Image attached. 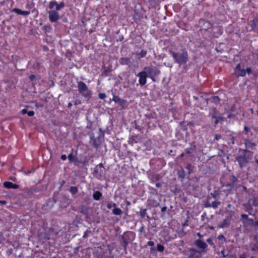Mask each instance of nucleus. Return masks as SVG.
<instances>
[{
    "label": "nucleus",
    "instance_id": "f257e3e1",
    "mask_svg": "<svg viewBox=\"0 0 258 258\" xmlns=\"http://www.w3.org/2000/svg\"><path fill=\"white\" fill-rule=\"evenodd\" d=\"M171 55L175 62L179 65L185 64L188 60V53L185 49H182L181 52H172Z\"/></svg>",
    "mask_w": 258,
    "mask_h": 258
},
{
    "label": "nucleus",
    "instance_id": "f03ea898",
    "mask_svg": "<svg viewBox=\"0 0 258 258\" xmlns=\"http://www.w3.org/2000/svg\"><path fill=\"white\" fill-rule=\"evenodd\" d=\"M78 92L82 96L88 99L92 97V91L88 89L87 85L83 81L77 82Z\"/></svg>",
    "mask_w": 258,
    "mask_h": 258
},
{
    "label": "nucleus",
    "instance_id": "7ed1b4c3",
    "mask_svg": "<svg viewBox=\"0 0 258 258\" xmlns=\"http://www.w3.org/2000/svg\"><path fill=\"white\" fill-rule=\"evenodd\" d=\"M134 239V233L131 231L124 232L121 236L120 243L124 251L126 252L127 247Z\"/></svg>",
    "mask_w": 258,
    "mask_h": 258
},
{
    "label": "nucleus",
    "instance_id": "20e7f679",
    "mask_svg": "<svg viewBox=\"0 0 258 258\" xmlns=\"http://www.w3.org/2000/svg\"><path fill=\"white\" fill-rule=\"evenodd\" d=\"M197 27L199 28L200 31H207L213 28V24L211 21L205 19L200 18L197 24Z\"/></svg>",
    "mask_w": 258,
    "mask_h": 258
},
{
    "label": "nucleus",
    "instance_id": "39448f33",
    "mask_svg": "<svg viewBox=\"0 0 258 258\" xmlns=\"http://www.w3.org/2000/svg\"><path fill=\"white\" fill-rule=\"evenodd\" d=\"M144 70L147 72L148 77L151 79L154 82H156L155 77L160 74V70L156 67L151 68L149 67H145Z\"/></svg>",
    "mask_w": 258,
    "mask_h": 258
},
{
    "label": "nucleus",
    "instance_id": "423d86ee",
    "mask_svg": "<svg viewBox=\"0 0 258 258\" xmlns=\"http://www.w3.org/2000/svg\"><path fill=\"white\" fill-rule=\"evenodd\" d=\"M242 67H243V66H242L240 63L236 65L234 69V74L236 77H244L245 76V69Z\"/></svg>",
    "mask_w": 258,
    "mask_h": 258
},
{
    "label": "nucleus",
    "instance_id": "0eeeda50",
    "mask_svg": "<svg viewBox=\"0 0 258 258\" xmlns=\"http://www.w3.org/2000/svg\"><path fill=\"white\" fill-rule=\"evenodd\" d=\"M48 17L49 21L51 23L57 22L59 19V14L55 10L50 11L48 12Z\"/></svg>",
    "mask_w": 258,
    "mask_h": 258
},
{
    "label": "nucleus",
    "instance_id": "6e6552de",
    "mask_svg": "<svg viewBox=\"0 0 258 258\" xmlns=\"http://www.w3.org/2000/svg\"><path fill=\"white\" fill-rule=\"evenodd\" d=\"M137 76L139 77V84L141 86L145 85L147 83V73L145 71H141L138 73Z\"/></svg>",
    "mask_w": 258,
    "mask_h": 258
},
{
    "label": "nucleus",
    "instance_id": "1a4fd4ad",
    "mask_svg": "<svg viewBox=\"0 0 258 258\" xmlns=\"http://www.w3.org/2000/svg\"><path fill=\"white\" fill-rule=\"evenodd\" d=\"M112 100L115 103H117L118 105L121 108H124L126 104V100L121 99L118 96L113 94Z\"/></svg>",
    "mask_w": 258,
    "mask_h": 258
},
{
    "label": "nucleus",
    "instance_id": "9d476101",
    "mask_svg": "<svg viewBox=\"0 0 258 258\" xmlns=\"http://www.w3.org/2000/svg\"><path fill=\"white\" fill-rule=\"evenodd\" d=\"M236 160L238 162L240 168H242L245 166L248 163V161L245 155H238L237 157H236Z\"/></svg>",
    "mask_w": 258,
    "mask_h": 258
},
{
    "label": "nucleus",
    "instance_id": "9b49d317",
    "mask_svg": "<svg viewBox=\"0 0 258 258\" xmlns=\"http://www.w3.org/2000/svg\"><path fill=\"white\" fill-rule=\"evenodd\" d=\"M201 256V251L195 249V248H190L189 249V258H199Z\"/></svg>",
    "mask_w": 258,
    "mask_h": 258
},
{
    "label": "nucleus",
    "instance_id": "f8f14e48",
    "mask_svg": "<svg viewBox=\"0 0 258 258\" xmlns=\"http://www.w3.org/2000/svg\"><path fill=\"white\" fill-rule=\"evenodd\" d=\"M4 186L8 189H17L19 188V185L17 184H14L10 181H5L3 183Z\"/></svg>",
    "mask_w": 258,
    "mask_h": 258
},
{
    "label": "nucleus",
    "instance_id": "ddd939ff",
    "mask_svg": "<svg viewBox=\"0 0 258 258\" xmlns=\"http://www.w3.org/2000/svg\"><path fill=\"white\" fill-rule=\"evenodd\" d=\"M220 98L218 96H213L207 99V103L209 104L211 103H213L215 105H217L218 104L220 103Z\"/></svg>",
    "mask_w": 258,
    "mask_h": 258
},
{
    "label": "nucleus",
    "instance_id": "4468645a",
    "mask_svg": "<svg viewBox=\"0 0 258 258\" xmlns=\"http://www.w3.org/2000/svg\"><path fill=\"white\" fill-rule=\"evenodd\" d=\"M195 244L197 247L203 249H206L208 247L207 243L201 239H197L195 242Z\"/></svg>",
    "mask_w": 258,
    "mask_h": 258
},
{
    "label": "nucleus",
    "instance_id": "2eb2a0df",
    "mask_svg": "<svg viewBox=\"0 0 258 258\" xmlns=\"http://www.w3.org/2000/svg\"><path fill=\"white\" fill-rule=\"evenodd\" d=\"M12 12H15L17 14L22 15L23 16H28L30 14V11H22V10L18 8H14L12 10Z\"/></svg>",
    "mask_w": 258,
    "mask_h": 258
},
{
    "label": "nucleus",
    "instance_id": "dca6fc26",
    "mask_svg": "<svg viewBox=\"0 0 258 258\" xmlns=\"http://www.w3.org/2000/svg\"><path fill=\"white\" fill-rule=\"evenodd\" d=\"M74 162L76 166H79L80 164L85 165L87 163V161L86 159L82 160L76 157L74 159Z\"/></svg>",
    "mask_w": 258,
    "mask_h": 258
},
{
    "label": "nucleus",
    "instance_id": "f3484780",
    "mask_svg": "<svg viewBox=\"0 0 258 258\" xmlns=\"http://www.w3.org/2000/svg\"><path fill=\"white\" fill-rule=\"evenodd\" d=\"M119 62L122 65H128L131 62L130 59L128 57H121Z\"/></svg>",
    "mask_w": 258,
    "mask_h": 258
},
{
    "label": "nucleus",
    "instance_id": "a211bd4d",
    "mask_svg": "<svg viewBox=\"0 0 258 258\" xmlns=\"http://www.w3.org/2000/svg\"><path fill=\"white\" fill-rule=\"evenodd\" d=\"M102 196V194L100 191H96L93 194V198L96 201L99 200Z\"/></svg>",
    "mask_w": 258,
    "mask_h": 258
},
{
    "label": "nucleus",
    "instance_id": "6ab92c4d",
    "mask_svg": "<svg viewBox=\"0 0 258 258\" xmlns=\"http://www.w3.org/2000/svg\"><path fill=\"white\" fill-rule=\"evenodd\" d=\"M229 221L228 219H224L220 224V228H226L229 226Z\"/></svg>",
    "mask_w": 258,
    "mask_h": 258
},
{
    "label": "nucleus",
    "instance_id": "aec40b11",
    "mask_svg": "<svg viewBox=\"0 0 258 258\" xmlns=\"http://www.w3.org/2000/svg\"><path fill=\"white\" fill-rule=\"evenodd\" d=\"M112 213L115 215H120L122 213L121 209L115 207L112 210Z\"/></svg>",
    "mask_w": 258,
    "mask_h": 258
},
{
    "label": "nucleus",
    "instance_id": "412c9836",
    "mask_svg": "<svg viewBox=\"0 0 258 258\" xmlns=\"http://www.w3.org/2000/svg\"><path fill=\"white\" fill-rule=\"evenodd\" d=\"M52 27L50 25H45L42 27L43 31L45 33H49L51 31Z\"/></svg>",
    "mask_w": 258,
    "mask_h": 258
},
{
    "label": "nucleus",
    "instance_id": "4be33fe9",
    "mask_svg": "<svg viewBox=\"0 0 258 258\" xmlns=\"http://www.w3.org/2000/svg\"><path fill=\"white\" fill-rule=\"evenodd\" d=\"M140 213V216L142 218H145V217H147L148 218H149V217L147 215L146 209H141Z\"/></svg>",
    "mask_w": 258,
    "mask_h": 258
},
{
    "label": "nucleus",
    "instance_id": "5701e85b",
    "mask_svg": "<svg viewBox=\"0 0 258 258\" xmlns=\"http://www.w3.org/2000/svg\"><path fill=\"white\" fill-rule=\"evenodd\" d=\"M249 222L251 225L254 227V229L255 230H258V221H254L253 219H249Z\"/></svg>",
    "mask_w": 258,
    "mask_h": 258
},
{
    "label": "nucleus",
    "instance_id": "b1692460",
    "mask_svg": "<svg viewBox=\"0 0 258 258\" xmlns=\"http://www.w3.org/2000/svg\"><path fill=\"white\" fill-rule=\"evenodd\" d=\"M193 166H192L191 164L188 163L187 164L186 166V169L187 170V172L189 174L191 173L193 171Z\"/></svg>",
    "mask_w": 258,
    "mask_h": 258
},
{
    "label": "nucleus",
    "instance_id": "393cba45",
    "mask_svg": "<svg viewBox=\"0 0 258 258\" xmlns=\"http://www.w3.org/2000/svg\"><path fill=\"white\" fill-rule=\"evenodd\" d=\"M69 191L72 195H75L78 192V189L76 186H71Z\"/></svg>",
    "mask_w": 258,
    "mask_h": 258
},
{
    "label": "nucleus",
    "instance_id": "a878e982",
    "mask_svg": "<svg viewBox=\"0 0 258 258\" xmlns=\"http://www.w3.org/2000/svg\"><path fill=\"white\" fill-rule=\"evenodd\" d=\"M212 118H215V123L216 124H218V123L219 122H220V121H222L223 120V118L221 116H216V115H213L212 116Z\"/></svg>",
    "mask_w": 258,
    "mask_h": 258
},
{
    "label": "nucleus",
    "instance_id": "bb28decb",
    "mask_svg": "<svg viewBox=\"0 0 258 258\" xmlns=\"http://www.w3.org/2000/svg\"><path fill=\"white\" fill-rule=\"evenodd\" d=\"M178 176L179 178H180L182 179L185 178V174L183 169H181L178 172Z\"/></svg>",
    "mask_w": 258,
    "mask_h": 258
},
{
    "label": "nucleus",
    "instance_id": "cd10ccee",
    "mask_svg": "<svg viewBox=\"0 0 258 258\" xmlns=\"http://www.w3.org/2000/svg\"><path fill=\"white\" fill-rule=\"evenodd\" d=\"M64 4L63 2H61L60 4H58L57 3V5L56 6V11H59L62 8H64Z\"/></svg>",
    "mask_w": 258,
    "mask_h": 258
},
{
    "label": "nucleus",
    "instance_id": "c85d7f7f",
    "mask_svg": "<svg viewBox=\"0 0 258 258\" xmlns=\"http://www.w3.org/2000/svg\"><path fill=\"white\" fill-rule=\"evenodd\" d=\"M164 246L161 244H157V249L158 251L159 252H163L164 250Z\"/></svg>",
    "mask_w": 258,
    "mask_h": 258
},
{
    "label": "nucleus",
    "instance_id": "c756f323",
    "mask_svg": "<svg viewBox=\"0 0 258 258\" xmlns=\"http://www.w3.org/2000/svg\"><path fill=\"white\" fill-rule=\"evenodd\" d=\"M57 5V2L56 1H51L49 4V8L50 9H52L54 6H56Z\"/></svg>",
    "mask_w": 258,
    "mask_h": 258
},
{
    "label": "nucleus",
    "instance_id": "7c9ffc66",
    "mask_svg": "<svg viewBox=\"0 0 258 258\" xmlns=\"http://www.w3.org/2000/svg\"><path fill=\"white\" fill-rule=\"evenodd\" d=\"M116 207V205L115 203H113V202H110V203H108L107 204V208L108 209H111L112 207Z\"/></svg>",
    "mask_w": 258,
    "mask_h": 258
},
{
    "label": "nucleus",
    "instance_id": "2f4dec72",
    "mask_svg": "<svg viewBox=\"0 0 258 258\" xmlns=\"http://www.w3.org/2000/svg\"><path fill=\"white\" fill-rule=\"evenodd\" d=\"M217 238L219 241H221L222 243H223V242H225L226 241L224 236L222 234L219 235L217 237Z\"/></svg>",
    "mask_w": 258,
    "mask_h": 258
},
{
    "label": "nucleus",
    "instance_id": "473e14b6",
    "mask_svg": "<svg viewBox=\"0 0 258 258\" xmlns=\"http://www.w3.org/2000/svg\"><path fill=\"white\" fill-rule=\"evenodd\" d=\"M245 145L247 148H252L254 146V144L248 141H247L245 143Z\"/></svg>",
    "mask_w": 258,
    "mask_h": 258
},
{
    "label": "nucleus",
    "instance_id": "72a5a7b5",
    "mask_svg": "<svg viewBox=\"0 0 258 258\" xmlns=\"http://www.w3.org/2000/svg\"><path fill=\"white\" fill-rule=\"evenodd\" d=\"M257 22V20L256 19H253L252 21L251 24V28L252 30H254L256 27V23Z\"/></svg>",
    "mask_w": 258,
    "mask_h": 258
},
{
    "label": "nucleus",
    "instance_id": "f704fd0d",
    "mask_svg": "<svg viewBox=\"0 0 258 258\" xmlns=\"http://www.w3.org/2000/svg\"><path fill=\"white\" fill-rule=\"evenodd\" d=\"M68 159L70 162H72L73 161L74 162V159H75V157H74L73 154L72 153H70L68 156Z\"/></svg>",
    "mask_w": 258,
    "mask_h": 258
},
{
    "label": "nucleus",
    "instance_id": "c9c22d12",
    "mask_svg": "<svg viewBox=\"0 0 258 258\" xmlns=\"http://www.w3.org/2000/svg\"><path fill=\"white\" fill-rule=\"evenodd\" d=\"M147 53V52L146 50L142 49L140 52L139 55H140L141 57H144L146 56Z\"/></svg>",
    "mask_w": 258,
    "mask_h": 258
},
{
    "label": "nucleus",
    "instance_id": "e433bc0d",
    "mask_svg": "<svg viewBox=\"0 0 258 258\" xmlns=\"http://www.w3.org/2000/svg\"><path fill=\"white\" fill-rule=\"evenodd\" d=\"M232 183L228 184V185H229L230 187H232L233 186L234 183L236 182V181L237 180V178L234 175H232Z\"/></svg>",
    "mask_w": 258,
    "mask_h": 258
},
{
    "label": "nucleus",
    "instance_id": "4c0bfd02",
    "mask_svg": "<svg viewBox=\"0 0 258 258\" xmlns=\"http://www.w3.org/2000/svg\"><path fill=\"white\" fill-rule=\"evenodd\" d=\"M252 205L255 207H258V198H254L252 200Z\"/></svg>",
    "mask_w": 258,
    "mask_h": 258
},
{
    "label": "nucleus",
    "instance_id": "58836bf2",
    "mask_svg": "<svg viewBox=\"0 0 258 258\" xmlns=\"http://www.w3.org/2000/svg\"><path fill=\"white\" fill-rule=\"evenodd\" d=\"M220 204V202H217L216 201H215L214 202H212V207L214 208V209H216L218 207V205Z\"/></svg>",
    "mask_w": 258,
    "mask_h": 258
},
{
    "label": "nucleus",
    "instance_id": "ea45409f",
    "mask_svg": "<svg viewBox=\"0 0 258 258\" xmlns=\"http://www.w3.org/2000/svg\"><path fill=\"white\" fill-rule=\"evenodd\" d=\"M91 233V231L88 230H87L86 231H85L84 233V234L83 235V237L84 238H87L89 235V234Z\"/></svg>",
    "mask_w": 258,
    "mask_h": 258
},
{
    "label": "nucleus",
    "instance_id": "a19ab883",
    "mask_svg": "<svg viewBox=\"0 0 258 258\" xmlns=\"http://www.w3.org/2000/svg\"><path fill=\"white\" fill-rule=\"evenodd\" d=\"M98 97L101 99H104L106 97V95L105 93H100L98 94Z\"/></svg>",
    "mask_w": 258,
    "mask_h": 258
},
{
    "label": "nucleus",
    "instance_id": "79ce46f5",
    "mask_svg": "<svg viewBox=\"0 0 258 258\" xmlns=\"http://www.w3.org/2000/svg\"><path fill=\"white\" fill-rule=\"evenodd\" d=\"M220 254L223 257H227L228 255V252H227L224 250H221L220 252Z\"/></svg>",
    "mask_w": 258,
    "mask_h": 258
},
{
    "label": "nucleus",
    "instance_id": "37998d69",
    "mask_svg": "<svg viewBox=\"0 0 258 258\" xmlns=\"http://www.w3.org/2000/svg\"><path fill=\"white\" fill-rule=\"evenodd\" d=\"M241 217L243 221H244V220H248L249 221V219H248V215L246 214H242L241 215Z\"/></svg>",
    "mask_w": 258,
    "mask_h": 258
},
{
    "label": "nucleus",
    "instance_id": "c03bdc74",
    "mask_svg": "<svg viewBox=\"0 0 258 258\" xmlns=\"http://www.w3.org/2000/svg\"><path fill=\"white\" fill-rule=\"evenodd\" d=\"M245 207L246 208V211H249L252 210V207L250 205H245Z\"/></svg>",
    "mask_w": 258,
    "mask_h": 258
},
{
    "label": "nucleus",
    "instance_id": "a18cd8bd",
    "mask_svg": "<svg viewBox=\"0 0 258 258\" xmlns=\"http://www.w3.org/2000/svg\"><path fill=\"white\" fill-rule=\"evenodd\" d=\"M206 241H207V242L209 244H210V245H211L214 244V243H213V240H212V239L211 238H210V237L208 238L207 239Z\"/></svg>",
    "mask_w": 258,
    "mask_h": 258
},
{
    "label": "nucleus",
    "instance_id": "49530a36",
    "mask_svg": "<svg viewBox=\"0 0 258 258\" xmlns=\"http://www.w3.org/2000/svg\"><path fill=\"white\" fill-rule=\"evenodd\" d=\"M245 74L247 73L248 74H250L252 72V70L250 68H246V69L245 70Z\"/></svg>",
    "mask_w": 258,
    "mask_h": 258
},
{
    "label": "nucleus",
    "instance_id": "de8ad7c7",
    "mask_svg": "<svg viewBox=\"0 0 258 258\" xmlns=\"http://www.w3.org/2000/svg\"><path fill=\"white\" fill-rule=\"evenodd\" d=\"M95 172L96 173V176H102V174L101 172H99V169H96L95 171Z\"/></svg>",
    "mask_w": 258,
    "mask_h": 258
},
{
    "label": "nucleus",
    "instance_id": "09e8293b",
    "mask_svg": "<svg viewBox=\"0 0 258 258\" xmlns=\"http://www.w3.org/2000/svg\"><path fill=\"white\" fill-rule=\"evenodd\" d=\"M29 79L31 80V81H34L36 79V76L35 75H30L29 76Z\"/></svg>",
    "mask_w": 258,
    "mask_h": 258
},
{
    "label": "nucleus",
    "instance_id": "8fccbe9b",
    "mask_svg": "<svg viewBox=\"0 0 258 258\" xmlns=\"http://www.w3.org/2000/svg\"><path fill=\"white\" fill-rule=\"evenodd\" d=\"M27 114L29 116H32L34 115V112L32 110L29 111L27 112Z\"/></svg>",
    "mask_w": 258,
    "mask_h": 258
},
{
    "label": "nucleus",
    "instance_id": "3c124183",
    "mask_svg": "<svg viewBox=\"0 0 258 258\" xmlns=\"http://www.w3.org/2000/svg\"><path fill=\"white\" fill-rule=\"evenodd\" d=\"M147 245L153 247L154 245V242L153 241H149L147 242Z\"/></svg>",
    "mask_w": 258,
    "mask_h": 258
},
{
    "label": "nucleus",
    "instance_id": "603ef678",
    "mask_svg": "<svg viewBox=\"0 0 258 258\" xmlns=\"http://www.w3.org/2000/svg\"><path fill=\"white\" fill-rule=\"evenodd\" d=\"M60 158L62 160L64 161L67 159V157L65 154H63L61 156Z\"/></svg>",
    "mask_w": 258,
    "mask_h": 258
},
{
    "label": "nucleus",
    "instance_id": "864d4df0",
    "mask_svg": "<svg viewBox=\"0 0 258 258\" xmlns=\"http://www.w3.org/2000/svg\"><path fill=\"white\" fill-rule=\"evenodd\" d=\"M185 153H186V154L190 155H191V154H192L191 151H190V149H187L186 150Z\"/></svg>",
    "mask_w": 258,
    "mask_h": 258
},
{
    "label": "nucleus",
    "instance_id": "5fc2aeb1",
    "mask_svg": "<svg viewBox=\"0 0 258 258\" xmlns=\"http://www.w3.org/2000/svg\"><path fill=\"white\" fill-rule=\"evenodd\" d=\"M81 103V101L79 100H76L74 102V105L77 106V105Z\"/></svg>",
    "mask_w": 258,
    "mask_h": 258
},
{
    "label": "nucleus",
    "instance_id": "6e6d98bb",
    "mask_svg": "<svg viewBox=\"0 0 258 258\" xmlns=\"http://www.w3.org/2000/svg\"><path fill=\"white\" fill-rule=\"evenodd\" d=\"M167 210V207L166 206H164L161 208V212H164Z\"/></svg>",
    "mask_w": 258,
    "mask_h": 258
},
{
    "label": "nucleus",
    "instance_id": "4d7b16f0",
    "mask_svg": "<svg viewBox=\"0 0 258 258\" xmlns=\"http://www.w3.org/2000/svg\"><path fill=\"white\" fill-rule=\"evenodd\" d=\"M27 110L26 109H23L22 110V113L23 114H25L26 113H27Z\"/></svg>",
    "mask_w": 258,
    "mask_h": 258
},
{
    "label": "nucleus",
    "instance_id": "13d9d810",
    "mask_svg": "<svg viewBox=\"0 0 258 258\" xmlns=\"http://www.w3.org/2000/svg\"><path fill=\"white\" fill-rule=\"evenodd\" d=\"M161 186H162V184L160 182H157V183H156V186L157 187L159 188V187H161Z\"/></svg>",
    "mask_w": 258,
    "mask_h": 258
},
{
    "label": "nucleus",
    "instance_id": "bf43d9fd",
    "mask_svg": "<svg viewBox=\"0 0 258 258\" xmlns=\"http://www.w3.org/2000/svg\"><path fill=\"white\" fill-rule=\"evenodd\" d=\"M0 204L2 205H6L7 204V201L5 200H0Z\"/></svg>",
    "mask_w": 258,
    "mask_h": 258
},
{
    "label": "nucleus",
    "instance_id": "052dcab7",
    "mask_svg": "<svg viewBox=\"0 0 258 258\" xmlns=\"http://www.w3.org/2000/svg\"><path fill=\"white\" fill-rule=\"evenodd\" d=\"M244 130L246 132H248L249 131V127L246 125L244 126Z\"/></svg>",
    "mask_w": 258,
    "mask_h": 258
},
{
    "label": "nucleus",
    "instance_id": "680f3d73",
    "mask_svg": "<svg viewBox=\"0 0 258 258\" xmlns=\"http://www.w3.org/2000/svg\"><path fill=\"white\" fill-rule=\"evenodd\" d=\"M221 137V136L219 135H216L215 136V139L216 140H218Z\"/></svg>",
    "mask_w": 258,
    "mask_h": 258
},
{
    "label": "nucleus",
    "instance_id": "e2e57ef3",
    "mask_svg": "<svg viewBox=\"0 0 258 258\" xmlns=\"http://www.w3.org/2000/svg\"><path fill=\"white\" fill-rule=\"evenodd\" d=\"M72 102H69V103H68V107L69 108H70L72 107Z\"/></svg>",
    "mask_w": 258,
    "mask_h": 258
},
{
    "label": "nucleus",
    "instance_id": "0e129e2a",
    "mask_svg": "<svg viewBox=\"0 0 258 258\" xmlns=\"http://www.w3.org/2000/svg\"><path fill=\"white\" fill-rule=\"evenodd\" d=\"M99 165V169L101 171L102 170L101 169L103 168V165L102 164H100Z\"/></svg>",
    "mask_w": 258,
    "mask_h": 258
},
{
    "label": "nucleus",
    "instance_id": "69168bd1",
    "mask_svg": "<svg viewBox=\"0 0 258 258\" xmlns=\"http://www.w3.org/2000/svg\"><path fill=\"white\" fill-rule=\"evenodd\" d=\"M238 258H246L244 254L241 255Z\"/></svg>",
    "mask_w": 258,
    "mask_h": 258
},
{
    "label": "nucleus",
    "instance_id": "338daca9",
    "mask_svg": "<svg viewBox=\"0 0 258 258\" xmlns=\"http://www.w3.org/2000/svg\"><path fill=\"white\" fill-rule=\"evenodd\" d=\"M45 239H49V237L48 235H47V236H46V237H45Z\"/></svg>",
    "mask_w": 258,
    "mask_h": 258
},
{
    "label": "nucleus",
    "instance_id": "774afa93",
    "mask_svg": "<svg viewBox=\"0 0 258 258\" xmlns=\"http://www.w3.org/2000/svg\"><path fill=\"white\" fill-rule=\"evenodd\" d=\"M183 156H184V153H183L181 154L180 155V156L181 157H183Z\"/></svg>",
    "mask_w": 258,
    "mask_h": 258
}]
</instances>
